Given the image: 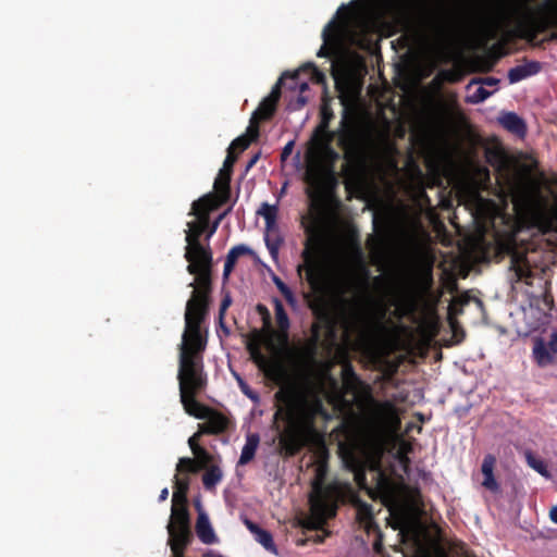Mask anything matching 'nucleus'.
Listing matches in <instances>:
<instances>
[{
  "mask_svg": "<svg viewBox=\"0 0 557 557\" xmlns=\"http://www.w3.org/2000/svg\"><path fill=\"white\" fill-rule=\"evenodd\" d=\"M289 79V84L287 85L288 89L295 90L299 88V90L302 92L309 88V85L307 82L298 83V72L289 73V76H287Z\"/></svg>",
  "mask_w": 557,
  "mask_h": 557,
  "instance_id": "obj_34",
  "label": "nucleus"
},
{
  "mask_svg": "<svg viewBox=\"0 0 557 557\" xmlns=\"http://www.w3.org/2000/svg\"><path fill=\"white\" fill-rule=\"evenodd\" d=\"M487 162L497 173V180L511 198L518 214L541 226H550L554 191L543 178L515 176L509 158L499 151L488 152Z\"/></svg>",
  "mask_w": 557,
  "mask_h": 557,
  "instance_id": "obj_2",
  "label": "nucleus"
},
{
  "mask_svg": "<svg viewBox=\"0 0 557 557\" xmlns=\"http://www.w3.org/2000/svg\"><path fill=\"white\" fill-rule=\"evenodd\" d=\"M235 161L236 157L232 151L227 150V156L224 160L223 168L220 170L219 177L214 182V187L216 189L228 193L232 168Z\"/></svg>",
  "mask_w": 557,
  "mask_h": 557,
  "instance_id": "obj_18",
  "label": "nucleus"
},
{
  "mask_svg": "<svg viewBox=\"0 0 557 557\" xmlns=\"http://www.w3.org/2000/svg\"><path fill=\"white\" fill-rule=\"evenodd\" d=\"M289 76V72H284L282 76L278 78L276 84L273 86L270 95L267 97L269 99H272L274 102L277 103L280 97H281V85L283 84V81Z\"/></svg>",
  "mask_w": 557,
  "mask_h": 557,
  "instance_id": "obj_35",
  "label": "nucleus"
},
{
  "mask_svg": "<svg viewBox=\"0 0 557 557\" xmlns=\"http://www.w3.org/2000/svg\"><path fill=\"white\" fill-rule=\"evenodd\" d=\"M230 209H227L226 211H224L223 213H221L215 220L214 222L212 223L208 234H207V240H209L213 234L216 232L221 221L224 219V216L228 213Z\"/></svg>",
  "mask_w": 557,
  "mask_h": 557,
  "instance_id": "obj_41",
  "label": "nucleus"
},
{
  "mask_svg": "<svg viewBox=\"0 0 557 557\" xmlns=\"http://www.w3.org/2000/svg\"><path fill=\"white\" fill-rule=\"evenodd\" d=\"M331 117H332V113L323 112V117H322V122H321L322 128H326L329 126Z\"/></svg>",
  "mask_w": 557,
  "mask_h": 557,
  "instance_id": "obj_48",
  "label": "nucleus"
},
{
  "mask_svg": "<svg viewBox=\"0 0 557 557\" xmlns=\"http://www.w3.org/2000/svg\"><path fill=\"white\" fill-rule=\"evenodd\" d=\"M342 461L346 469L354 473L355 481L360 487L366 486V460L352 448L341 449Z\"/></svg>",
  "mask_w": 557,
  "mask_h": 557,
  "instance_id": "obj_9",
  "label": "nucleus"
},
{
  "mask_svg": "<svg viewBox=\"0 0 557 557\" xmlns=\"http://www.w3.org/2000/svg\"><path fill=\"white\" fill-rule=\"evenodd\" d=\"M258 309H259V310H263V309H265V308H264L262 305H259V306H258Z\"/></svg>",
  "mask_w": 557,
  "mask_h": 557,
  "instance_id": "obj_55",
  "label": "nucleus"
},
{
  "mask_svg": "<svg viewBox=\"0 0 557 557\" xmlns=\"http://www.w3.org/2000/svg\"><path fill=\"white\" fill-rule=\"evenodd\" d=\"M243 391H244V393H245L249 398H251V399H257V396H256V395H253V394H251V393L247 392L246 389H243Z\"/></svg>",
  "mask_w": 557,
  "mask_h": 557,
  "instance_id": "obj_53",
  "label": "nucleus"
},
{
  "mask_svg": "<svg viewBox=\"0 0 557 557\" xmlns=\"http://www.w3.org/2000/svg\"><path fill=\"white\" fill-rule=\"evenodd\" d=\"M508 280L512 289H518L519 285H525V294L533 297L543 295L546 289V281L537 271H533L529 261L522 256H512L510 259V268Z\"/></svg>",
  "mask_w": 557,
  "mask_h": 557,
  "instance_id": "obj_5",
  "label": "nucleus"
},
{
  "mask_svg": "<svg viewBox=\"0 0 557 557\" xmlns=\"http://www.w3.org/2000/svg\"><path fill=\"white\" fill-rule=\"evenodd\" d=\"M275 109H276V102H274L272 99H269V98L265 97L260 102L258 108L253 111V113H252V115L250 117L249 126L247 127L248 133L252 137H258L259 136L258 122L260 120H268V119H270L273 115V113L275 112Z\"/></svg>",
  "mask_w": 557,
  "mask_h": 557,
  "instance_id": "obj_11",
  "label": "nucleus"
},
{
  "mask_svg": "<svg viewBox=\"0 0 557 557\" xmlns=\"http://www.w3.org/2000/svg\"><path fill=\"white\" fill-rule=\"evenodd\" d=\"M499 83L498 78L495 77H482V78H473L466 86L467 91H471L473 86L481 84L482 86L496 87Z\"/></svg>",
  "mask_w": 557,
  "mask_h": 557,
  "instance_id": "obj_32",
  "label": "nucleus"
},
{
  "mask_svg": "<svg viewBox=\"0 0 557 557\" xmlns=\"http://www.w3.org/2000/svg\"><path fill=\"white\" fill-rule=\"evenodd\" d=\"M211 200L209 197H202L193 202L189 215L196 220L187 223L185 230V259L189 262L187 271L190 274L207 276L210 273L212 264V252L209 246L200 243V236L209 225V210Z\"/></svg>",
  "mask_w": 557,
  "mask_h": 557,
  "instance_id": "obj_3",
  "label": "nucleus"
},
{
  "mask_svg": "<svg viewBox=\"0 0 557 557\" xmlns=\"http://www.w3.org/2000/svg\"><path fill=\"white\" fill-rule=\"evenodd\" d=\"M259 442L260 437L257 433L249 434L246 437V443L242 448L238 465L245 466L253 459Z\"/></svg>",
  "mask_w": 557,
  "mask_h": 557,
  "instance_id": "obj_20",
  "label": "nucleus"
},
{
  "mask_svg": "<svg viewBox=\"0 0 557 557\" xmlns=\"http://www.w3.org/2000/svg\"><path fill=\"white\" fill-rule=\"evenodd\" d=\"M495 90H496V88L494 90L490 91L481 84L475 85V86H473L471 91H468L466 101L468 103H472V104L481 103V102L485 101Z\"/></svg>",
  "mask_w": 557,
  "mask_h": 557,
  "instance_id": "obj_24",
  "label": "nucleus"
},
{
  "mask_svg": "<svg viewBox=\"0 0 557 557\" xmlns=\"http://www.w3.org/2000/svg\"><path fill=\"white\" fill-rule=\"evenodd\" d=\"M273 283L277 287V289L282 293L288 304L295 305L296 298L292 292V289L278 277L273 276Z\"/></svg>",
  "mask_w": 557,
  "mask_h": 557,
  "instance_id": "obj_30",
  "label": "nucleus"
},
{
  "mask_svg": "<svg viewBox=\"0 0 557 557\" xmlns=\"http://www.w3.org/2000/svg\"><path fill=\"white\" fill-rule=\"evenodd\" d=\"M259 157H260V154H259V153L255 154V156L249 160V162L247 163V165H246V170H249L250 168H252V166L256 164V162L258 161Z\"/></svg>",
  "mask_w": 557,
  "mask_h": 557,
  "instance_id": "obj_50",
  "label": "nucleus"
},
{
  "mask_svg": "<svg viewBox=\"0 0 557 557\" xmlns=\"http://www.w3.org/2000/svg\"><path fill=\"white\" fill-rule=\"evenodd\" d=\"M237 259L238 258L236 256H234L231 251L227 252L225 263H224V269H223V277L225 280L228 278L230 274L232 273Z\"/></svg>",
  "mask_w": 557,
  "mask_h": 557,
  "instance_id": "obj_36",
  "label": "nucleus"
},
{
  "mask_svg": "<svg viewBox=\"0 0 557 557\" xmlns=\"http://www.w3.org/2000/svg\"><path fill=\"white\" fill-rule=\"evenodd\" d=\"M341 127L343 129V135L341 137V141L343 145L345 146H351L352 145V137H354V132H352V127L348 121V113H347V110H344L343 112V116H342V120H341Z\"/></svg>",
  "mask_w": 557,
  "mask_h": 557,
  "instance_id": "obj_28",
  "label": "nucleus"
},
{
  "mask_svg": "<svg viewBox=\"0 0 557 557\" xmlns=\"http://www.w3.org/2000/svg\"><path fill=\"white\" fill-rule=\"evenodd\" d=\"M199 435H200V433H196L188 440V445H189L191 451L194 453V455H196V456H199L203 453V449L197 443V438Z\"/></svg>",
  "mask_w": 557,
  "mask_h": 557,
  "instance_id": "obj_40",
  "label": "nucleus"
},
{
  "mask_svg": "<svg viewBox=\"0 0 557 557\" xmlns=\"http://www.w3.org/2000/svg\"><path fill=\"white\" fill-rule=\"evenodd\" d=\"M166 530L173 557H184V549L191 539L190 519L187 506L171 508V518Z\"/></svg>",
  "mask_w": 557,
  "mask_h": 557,
  "instance_id": "obj_6",
  "label": "nucleus"
},
{
  "mask_svg": "<svg viewBox=\"0 0 557 557\" xmlns=\"http://www.w3.org/2000/svg\"><path fill=\"white\" fill-rule=\"evenodd\" d=\"M188 480H181L175 475V490L182 493H187Z\"/></svg>",
  "mask_w": 557,
  "mask_h": 557,
  "instance_id": "obj_44",
  "label": "nucleus"
},
{
  "mask_svg": "<svg viewBox=\"0 0 557 557\" xmlns=\"http://www.w3.org/2000/svg\"><path fill=\"white\" fill-rule=\"evenodd\" d=\"M376 475H377V487L381 491H387L389 488V483L385 474L380 470L376 469Z\"/></svg>",
  "mask_w": 557,
  "mask_h": 557,
  "instance_id": "obj_42",
  "label": "nucleus"
},
{
  "mask_svg": "<svg viewBox=\"0 0 557 557\" xmlns=\"http://www.w3.org/2000/svg\"><path fill=\"white\" fill-rule=\"evenodd\" d=\"M230 305H231V298L228 296H226L222 300L221 306H220V320L221 321L223 320L224 311L228 308Z\"/></svg>",
  "mask_w": 557,
  "mask_h": 557,
  "instance_id": "obj_46",
  "label": "nucleus"
},
{
  "mask_svg": "<svg viewBox=\"0 0 557 557\" xmlns=\"http://www.w3.org/2000/svg\"><path fill=\"white\" fill-rule=\"evenodd\" d=\"M305 69L311 70L312 74L317 77L318 82H323L324 81V77H325L324 74L317 69L314 63H307L305 65Z\"/></svg>",
  "mask_w": 557,
  "mask_h": 557,
  "instance_id": "obj_45",
  "label": "nucleus"
},
{
  "mask_svg": "<svg viewBox=\"0 0 557 557\" xmlns=\"http://www.w3.org/2000/svg\"><path fill=\"white\" fill-rule=\"evenodd\" d=\"M525 459L528 465L542 476L548 479L550 478V473L547 470V466L544 460L535 457L531 451L525 454Z\"/></svg>",
  "mask_w": 557,
  "mask_h": 557,
  "instance_id": "obj_26",
  "label": "nucleus"
},
{
  "mask_svg": "<svg viewBox=\"0 0 557 557\" xmlns=\"http://www.w3.org/2000/svg\"><path fill=\"white\" fill-rule=\"evenodd\" d=\"M259 215H261L264 221L276 219L277 216V207L275 205H269L268 202H263L259 210L257 211Z\"/></svg>",
  "mask_w": 557,
  "mask_h": 557,
  "instance_id": "obj_33",
  "label": "nucleus"
},
{
  "mask_svg": "<svg viewBox=\"0 0 557 557\" xmlns=\"http://www.w3.org/2000/svg\"><path fill=\"white\" fill-rule=\"evenodd\" d=\"M311 517L307 521L310 529H320L336 513V504L330 499L323 487L321 480L317 479L312 485V492L309 496Z\"/></svg>",
  "mask_w": 557,
  "mask_h": 557,
  "instance_id": "obj_7",
  "label": "nucleus"
},
{
  "mask_svg": "<svg viewBox=\"0 0 557 557\" xmlns=\"http://www.w3.org/2000/svg\"><path fill=\"white\" fill-rule=\"evenodd\" d=\"M549 518L553 522L557 523V506H554L549 511Z\"/></svg>",
  "mask_w": 557,
  "mask_h": 557,
  "instance_id": "obj_51",
  "label": "nucleus"
},
{
  "mask_svg": "<svg viewBox=\"0 0 557 557\" xmlns=\"http://www.w3.org/2000/svg\"><path fill=\"white\" fill-rule=\"evenodd\" d=\"M196 533L200 542L210 545L218 543V537L205 511H199L196 522Z\"/></svg>",
  "mask_w": 557,
  "mask_h": 557,
  "instance_id": "obj_16",
  "label": "nucleus"
},
{
  "mask_svg": "<svg viewBox=\"0 0 557 557\" xmlns=\"http://www.w3.org/2000/svg\"><path fill=\"white\" fill-rule=\"evenodd\" d=\"M223 473L218 466L210 467L202 476L203 486L207 490H212L222 480Z\"/></svg>",
  "mask_w": 557,
  "mask_h": 557,
  "instance_id": "obj_25",
  "label": "nucleus"
},
{
  "mask_svg": "<svg viewBox=\"0 0 557 557\" xmlns=\"http://www.w3.org/2000/svg\"><path fill=\"white\" fill-rule=\"evenodd\" d=\"M554 352L548 343L542 337H536L533 343L532 358L540 368H546L555 362Z\"/></svg>",
  "mask_w": 557,
  "mask_h": 557,
  "instance_id": "obj_14",
  "label": "nucleus"
},
{
  "mask_svg": "<svg viewBox=\"0 0 557 557\" xmlns=\"http://www.w3.org/2000/svg\"><path fill=\"white\" fill-rule=\"evenodd\" d=\"M357 519L359 523L367 530H376L377 525L374 522L372 506L367 503H360L357 508Z\"/></svg>",
  "mask_w": 557,
  "mask_h": 557,
  "instance_id": "obj_22",
  "label": "nucleus"
},
{
  "mask_svg": "<svg viewBox=\"0 0 557 557\" xmlns=\"http://www.w3.org/2000/svg\"><path fill=\"white\" fill-rule=\"evenodd\" d=\"M499 123L509 132L524 136L527 133L525 122L515 112H506L499 117Z\"/></svg>",
  "mask_w": 557,
  "mask_h": 557,
  "instance_id": "obj_19",
  "label": "nucleus"
},
{
  "mask_svg": "<svg viewBox=\"0 0 557 557\" xmlns=\"http://www.w3.org/2000/svg\"><path fill=\"white\" fill-rule=\"evenodd\" d=\"M244 523L247 527V529L255 535V540L259 544H261L264 547V549L272 554L277 553L276 546L273 541V536L269 531L260 528L258 524L250 521L249 519H245Z\"/></svg>",
  "mask_w": 557,
  "mask_h": 557,
  "instance_id": "obj_17",
  "label": "nucleus"
},
{
  "mask_svg": "<svg viewBox=\"0 0 557 557\" xmlns=\"http://www.w3.org/2000/svg\"><path fill=\"white\" fill-rule=\"evenodd\" d=\"M194 461L188 457L180 458L178 463L176 466L177 471H190L193 470Z\"/></svg>",
  "mask_w": 557,
  "mask_h": 557,
  "instance_id": "obj_39",
  "label": "nucleus"
},
{
  "mask_svg": "<svg viewBox=\"0 0 557 557\" xmlns=\"http://www.w3.org/2000/svg\"><path fill=\"white\" fill-rule=\"evenodd\" d=\"M257 137H252L248 132L246 135H242L237 138H235L232 144L230 145L228 149L230 151L233 152L234 149H239L240 151L245 150L248 148L250 141L252 139H256Z\"/></svg>",
  "mask_w": 557,
  "mask_h": 557,
  "instance_id": "obj_31",
  "label": "nucleus"
},
{
  "mask_svg": "<svg viewBox=\"0 0 557 557\" xmlns=\"http://www.w3.org/2000/svg\"><path fill=\"white\" fill-rule=\"evenodd\" d=\"M213 557H225V556L216 554V555H213Z\"/></svg>",
  "mask_w": 557,
  "mask_h": 557,
  "instance_id": "obj_56",
  "label": "nucleus"
},
{
  "mask_svg": "<svg viewBox=\"0 0 557 557\" xmlns=\"http://www.w3.org/2000/svg\"><path fill=\"white\" fill-rule=\"evenodd\" d=\"M265 223V232H264V243L270 252V256L273 260H276L278 257V250L283 243V238L280 234L278 226L276 224V219L267 220Z\"/></svg>",
  "mask_w": 557,
  "mask_h": 557,
  "instance_id": "obj_12",
  "label": "nucleus"
},
{
  "mask_svg": "<svg viewBox=\"0 0 557 557\" xmlns=\"http://www.w3.org/2000/svg\"><path fill=\"white\" fill-rule=\"evenodd\" d=\"M274 310L276 323L280 331L283 333L284 338H287V331L289 329V319L280 299L274 300Z\"/></svg>",
  "mask_w": 557,
  "mask_h": 557,
  "instance_id": "obj_23",
  "label": "nucleus"
},
{
  "mask_svg": "<svg viewBox=\"0 0 557 557\" xmlns=\"http://www.w3.org/2000/svg\"><path fill=\"white\" fill-rule=\"evenodd\" d=\"M304 263L298 265V273L305 272V278L313 289L319 288L322 282L321 269L318 264L314 253L307 246L301 252Z\"/></svg>",
  "mask_w": 557,
  "mask_h": 557,
  "instance_id": "obj_10",
  "label": "nucleus"
},
{
  "mask_svg": "<svg viewBox=\"0 0 557 557\" xmlns=\"http://www.w3.org/2000/svg\"><path fill=\"white\" fill-rule=\"evenodd\" d=\"M281 445L287 455L294 456L305 446V440L300 434L289 432L281 438Z\"/></svg>",
  "mask_w": 557,
  "mask_h": 557,
  "instance_id": "obj_21",
  "label": "nucleus"
},
{
  "mask_svg": "<svg viewBox=\"0 0 557 557\" xmlns=\"http://www.w3.org/2000/svg\"><path fill=\"white\" fill-rule=\"evenodd\" d=\"M342 372H343V380H344V384H345L346 388L349 391L357 389L360 381H359V377L357 376V374L355 373L352 367L347 363L343 367Z\"/></svg>",
  "mask_w": 557,
  "mask_h": 557,
  "instance_id": "obj_27",
  "label": "nucleus"
},
{
  "mask_svg": "<svg viewBox=\"0 0 557 557\" xmlns=\"http://www.w3.org/2000/svg\"><path fill=\"white\" fill-rule=\"evenodd\" d=\"M187 497L186 493H182L178 491H174L172 495V508H178L181 506H186Z\"/></svg>",
  "mask_w": 557,
  "mask_h": 557,
  "instance_id": "obj_38",
  "label": "nucleus"
},
{
  "mask_svg": "<svg viewBox=\"0 0 557 557\" xmlns=\"http://www.w3.org/2000/svg\"><path fill=\"white\" fill-rule=\"evenodd\" d=\"M344 8L342 5L336 15L327 22L322 30L323 44L320 47L317 55L319 58H334L331 61V70L334 71L336 61L342 58L345 50L349 47H361L363 45L362 34L350 25L347 21H338L339 11Z\"/></svg>",
  "mask_w": 557,
  "mask_h": 557,
  "instance_id": "obj_4",
  "label": "nucleus"
},
{
  "mask_svg": "<svg viewBox=\"0 0 557 557\" xmlns=\"http://www.w3.org/2000/svg\"><path fill=\"white\" fill-rule=\"evenodd\" d=\"M360 28H361V29H360V33H363V32H364L366 26H364V25H361V26H360Z\"/></svg>",
  "mask_w": 557,
  "mask_h": 557,
  "instance_id": "obj_54",
  "label": "nucleus"
},
{
  "mask_svg": "<svg viewBox=\"0 0 557 557\" xmlns=\"http://www.w3.org/2000/svg\"><path fill=\"white\" fill-rule=\"evenodd\" d=\"M197 281L189 283L191 297L186 304L185 330L180 344L178 386L184 410L197 419H205L203 432L218 434L226 430L227 420L216 411L201 406L195 394L201 391L207 376L199 354L205 350L207 341L201 334L200 325L206 313V295L196 288Z\"/></svg>",
  "mask_w": 557,
  "mask_h": 557,
  "instance_id": "obj_1",
  "label": "nucleus"
},
{
  "mask_svg": "<svg viewBox=\"0 0 557 557\" xmlns=\"http://www.w3.org/2000/svg\"><path fill=\"white\" fill-rule=\"evenodd\" d=\"M388 523L394 530H400L401 532L407 528V519L400 510H391Z\"/></svg>",
  "mask_w": 557,
  "mask_h": 557,
  "instance_id": "obj_29",
  "label": "nucleus"
},
{
  "mask_svg": "<svg viewBox=\"0 0 557 557\" xmlns=\"http://www.w3.org/2000/svg\"><path fill=\"white\" fill-rule=\"evenodd\" d=\"M542 64L539 61H525L508 71V81L510 84L519 83L540 73Z\"/></svg>",
  "mask_w": 557,
  "mask_h": 557,
  "instance_id": "obj_13",
  "label": "nucleus"
},
{
  "mask_svg": "<svg viewBox=\"0 0 557 557\" xmlns=\"http://www.w3.org/2000/svg\"><path fill=\"white\" fill-rule=\"evenodd\" d=\"M294 146H295V140H289L284 146V148L282 149V152H281L282 161H285L292 154Z\"/></svg>",
  "mask_w": 557,
  "mask_h": 557,
  "instance_id": "obj_43",
  "label": "nucleus"
},
{
  "mask_svg": "<svg viewBox=\"0 0 557 557\" xmlns=\"http://www.w3.org/2000/svg\"><path fill=\"white\" fill-rule=\"evenodd\" d=\"M495 463L496 458L488 454L484 457L481 466V471L483 474L482 486L492 493H498L500 491L499 483L494 475Z\"/></svg>",
  "mask_w": 557,
  "mask_h": 557,
  "instance_id": "obj_15",
  "label": "nucleus"
},
{
  "mask_svg": "<svg viewBox=\"0 0 557 557\" xmlns=\"http://www.w3.org/2000/svg\"><path fill=\"white\" fill-rule=\"evenodd\" d=\"M548 345H549V349L554 354H557V332H553L550 334V338H549Z\"/></svg>",
  "mask_w": 557,
  "mask_h": 557,
  "instance_id": "obj_47",
  "label": "nucleus"
},
{
  "mask_svg": "<svg viewBox=\"0 0 557 557\" xmlns=\"http://www.w3.org/2000/svg\"><path fill=\"white\" fill-rule=\"evenodd\" d=\"M230 251L237 258H239L240 256H244V255H249V256L255 255V251L249 246H247L245 244L236 245Z\"/></svg>",
  "mask_w": 557,
  "mask_h": 557,
  "instance_id": "obj_37",
  "label": "nucleus"
},
{
  "mask_svg": "<svg viewBox=\"0 0 557 557\" xmlns=\"http://www.w3.org/2000/svg\"><path fill=\"white\" fill-rule=\"evenodd\" d=\"M298 102H299L300 106H305L306 102H307V99L305 97H299L298 98Z\"/></svg>",
  "mask_w": 557,
  "mask_h": 557,
  "instance_id": "obj_52",
  "label": "nucleus"
},
{
  "mask_svg": "<svg viewBox=\"0 0 557 557\" xmlns=\"http://www.w3.org/2000/svg\"><path fill=\"white\" fill-rule=\"evenodd\" d=\"M169 496V488L168 487H164L161 490L160 494H159V502H164Z\"/></svg>",
  "mask_w": 557,
  "mask_h": 557,
  "instance_id": "obj_49",
  "label": "nucleus"
},
{
  "mask_svg": "<svg viewBox=\"0 0 557 557\" xmlns=\"http://www.w3.org/2000/svg\"><path fill=\"white\" fill-rule=\"evenodd\" d=\"M345 331L356 336L359 343L367 344L372 336V322L368 312L362 308H355L344 321Z\"/></svg>",
  "mask_w": 557,
  "mask_h": 557,
  "instance_id": "obj_8",
  "label": "nucleus"
}]
</instances>
